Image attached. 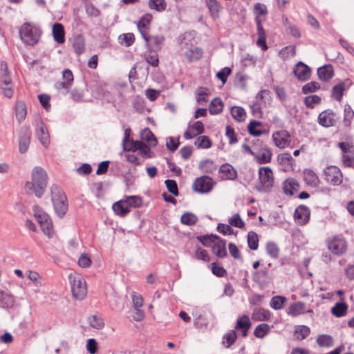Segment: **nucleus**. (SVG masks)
Masks as SVG:
<instances>
[{"label": "nucleus", "instance_id": "16", "mask_svg": "<svg viewBox=\"0 0 354 354\" xmlns=\"http://www.w3.org/2000/svg\"><path fill=\"white\" fill-rule=\"evenodd\" d=\"M252 323L248 315H243L238 317L235 325V329L241 331V336L245 337L251 328Z\"/></svg>", "mask_w": 354, "mask_h": 354}, {"label": "nucleus", "instance_id": "36", "mask_svg": "<svg viewBox=\"0 0 354 354\" xmlns=\"http://www.w3.org/2000/svg\"><path fill=\"white\" fill-rule=\"evenodd\" d=\"M198 167L202 172L207 174L212 173L217 168L215 162L210 159H205L201 161Z\"/></svg>", "mask_w": 354, "mask_h": 354}, {"label": "nucleus", "instance_id": "38", "mask_svg": "<svg viewBox=\"0 0 354 354\" xmlns=\"http://www.w3.org/2000/svg\"><path fill=\"white\" fill-rule=\"evenodd\" d=\"M287 301V298L283 296H274L270 301V306L274 310L282 309Z\"/></svg>", "mask_w": 354, "mask_h": 354}, {"label": "nucleus", "instance_id": "46", "mask_svg": "<svg viewBox=\"0 0 354 354\" xmlns=\"http://www.w3.org/2000/svg\"><path fill=\"white\" fill-rule=\"evenodd\" d=\"M237 337L236 333L234 330H231L227 333L223 338V344L225 348H229L234 344Z\"/></svg>", "mask_w": 354, "mask_h": 354}, {"label": "nucleus", "instance_id": "48", "mask_svg": "<svg viewBox=\"0 0 354 354\" xmlns=\"http://www.w3.org/2000/svg\"><path fill=\"white\" fill-rule=\"evenodd\" d=\"M277 160L279 164L288 167H291L294 162V159L290 153H283L278 156Z\"/></svg>", "mask_w": 354, "mask_h": 354}, {"label": "nucleus", "instance_id": "47", "mask_svg": "<svg viewBox=\"0 0 354 354\" xmlns=\"http://www.w3.org/2000/svg\"><path fill=\"white\" fill-rule=\"evenodd\" d=\"M194 145L200 149H209L212 146V142L207 136H202L196 138Z\"/></svg>", "mask_w": 354, "mask_h": 354}, {"label": "nucleus", "instance_id": "62", "mask_svg": "<svg viewBox=\"0 0 354 354\" xmlns=\"http://www.w3.org/2000/svg\"><path fill=\"white\" fill-rule=\"evenodd\" d=\"M344 122L346 123V125H349L353 118L354 111H353V109H351L350 105L346 104L344 106Z\"/></svg>", "mask_w": 354, "mask_h": 354}, {"label": "nucleus", "instance_id": "40", "mask_svg": "<svg viewBox=\"0 0 354 354\" xmlns=\"http://www.w3.org/2000/svg\"><path fill=\"white\" fill-rule=\"evenodd\" d=\"M348 310V306L343 302L337 303L331 309V313L337 317L344 316Z\"/></svg>", "mask_w": 354, "mask_h": 354}, {"label": "nucleus", "instance_id": "61", "mask_svg": "<svg viewBox=\"0 0 354 354\" xmlns=\"http://www.w3.org/2000/svg\"><path fill=\"white\" fill-rule=\"evenodd\" d=\"M194 257L196 259L201 260L204 262H208L209 261L208 253L206 250L201 248H198L196 250Z\"/></svg>", "mask_w": 354, "mask_h": 354}, {"label": "nucleus", "instance_id": "35", "mask_svg": "<svg viewBox=\"0 0 354 354\" xmlns=\"http://www.w3.org/2000/svg\"><path fill=\"white\" fill-rule=\"evenodd\" d=\"M224 104L221 99L216 97L213 99L209 106V111L212 115L220 113L223 109Z\"/></svg>", "mask_w": 354, "mask_h": 354}, {"label": "nucleus", "instance_id": "19", "mask_svg": "<svg viewBox=\"0 0 354 354\" xmlns=\"http://www.w3.org/2000/svg\"><path fill=\"white\" fill-rule=\"evenodd\" d=\"M151 19L152 15L151 14H145L140 18L137 24L138 29L145 41H149L147 30Z\"/></svg>", "mask_w": 354, "mask_h": 354}, {"label": "nucleus", "instance_id": "29", "mask_svg": "<svg viewBox=\"0 0 354 354\" xmlns=\"http://www.w3.org/2000/svg\"><path fill=\"white\" fill-rule=\"evenodd\" d=\"M207 7L214 19L219 17V13L222 10V7L217 0H205Z\"/></svg>", "mask_w": 354, "mask_h": 354}, {"label": "nucleus", "instance_id": "13", "mask_svg": "<svg viewBox=\"0 0 354 354\" xmlns=\"http://www.w3.org/2000/svg\"><path fill=\"white\" fill-rule=\"evenodd\" d=\"M293 73L299 81H306L311 76V69L302 62H299L293 68Z\"/></svg>", "mask_w": 354, "mask_h": 354}, {"label": "nucleus", "instance_id": "53", "mask_svg": "<svg viewBox=\"0 0 354 354\" xmlns=\"http://www.w3.org/2000/svg\"><path fill=\"white\" fill-rule=\"evenodd\" d=\"M148 5L151 9H154L158 12L165 10L167 7V3L165 0H149Z\"/></svg>", "mask_w": 354, "mask_h": 354}, {"label": "nucleus", "instance_id": "8", "mask_svg": "<svg viewBox=\"0 0 354 354\" xmlns=\"http://www.w3.org/2000/svg\"><path fill=\"white\" fill-rule=\"evenodd\" d=\"M215 182L212 178L207 176H203L197 178L192 185V189L195 192L200 194H207L212 189Z\"/></svg>", "mask_w": 354, "mask_h": 354}, {"label": "nucleus", "instance_id": "12", "mask_svg": "<svg viewBox=\"0 0 354 354\" xmlns=\"http://www.w3.org/2000/svg\"><path fill=\"white\" fill-rule=\"evenodd\" d=\"M328 250L336 255L346 252L347 244L345 239L341 236H334L328 242Z\"/></svg>", "mask_w": 354, "mask_h": 354}, {"label": "nucleus", "instance_id": "34", "mask_svg": "<svg viewBox=\"0 0 354 354\" xmlns=\"http://www.w3.org/2000/svg\"><path fill=\"white\" fill-rule=\"evenodd\" d=\"M30 142V133L26 131L21 133L19 139V151L21 153H25L28 151Z\"/></svg>", "mask_w": 354, "mask_h": 354}, {"label": "nucleus", "instance_id": "58", "mask_svg": "<svg viewBox=\"0 0 354 354\" xmlns=\"http://www.w3.org/2000/svg\"><path fill=\"white\" fill-rule=\"evenodd\" d=\"M41 228L43 231V232L48 236V237L50 238L53 236L54 234V230L53 227V224L51 219L48 220V221L45 223H42L40 224Z\"/></svg>", "mask_w": 354, "mask_h": 354}, {"label": "nucleus", "instance_id": "17", "mask_svg": "<svg viewBox=\"0 0 354 354\" xmlns=\"http://www.w3.org/2000/svg\"><path fill=\"white\" fill-rule=\"evenodd\" d=\"M310 214V210L307 207L300 205L295 211V220L299 225H305L309 221Z\"/></svg>", "mask_w": 354, "mask_h": 354}, {"label": "nucleus", "instance_id": "11", "mask_svg": "<svg viewBox=\"0 0 354 354\" xmlns=\"http://www.w3.org/2000/svg\"><path fill=\"white\" fill-rule=\"evenodd\" d=\"M274 145L279 149L288 147L291 142V136L286 130H279L274 132L272 136Z\"/></svg>", "mask_w": 354, "mask_h": 354}, {"label": "nucleus", "instance_id": "22", "mask_svg": "<svg viewBox=\"0 0 354 354\" xmlns=\"http://www.w3.org/2000/svg\"><path fill=\"white\" fill-rule=\"evenodd\" d=\"M272 151L268 148H262L254 154V157L259 164L270 162L272 159Z\"/></svg>", "mask_w": 354, "mask_h": 354}, {"label": "nucleus", "instance_id": "59", "mask_svg": "<svg viewBox=\"0 0 354 354\" xmlns=\"http://www.w3.org/2000/svg\"><path fill=\"white\" fill-rule=\"evenodd\" d=\"M71 97L75 102H81L84 100V91L82 89L75 88L71 91H69Z\"/></svg>", "mask_w": 354, "mask_h": 354}, {"label": "nucleus", "instance_id": "18", "mask_svg": "<svg viewBox=\"0 0 354 354\" xmlns=\"http://www.w3.org/2000/svg\"><path fill=\"white\" fill-rule=\"evenodd\" d=\"M214 238L215 241L211 245L212 253L219 258H223L227 255L226 241L217 236Z\"/></svg>", "mask_w": 354, "mask_h": 354}, {"label": "nucleus", "instance_id": "32", "mask_svg": "<svg viewBox=\"0 0 354 354\" xmlns=\"http://www.w3.org/2000/svg\"><path fill=\"white\" fill-rule=\"evenodd\" d=\"M53 35L55 41L58 44L64 42V29L62 24L56 23L53 26Z\"/></svg>", "mask_w": 354, "mask_h": 354}, {"label": "nucleus", "instance_id": "50", "mask_svg": "<svg viewBox=\"0 0 354 354\" xmlns=\"http://www.w3.org/2000/svg\"><path fill=\"white\" fill-rule=\"evenodd\" d=\"M228 223L231 226L240 229L243 228L245 227V223L238 213L234 214L232 216H230L228 218Z\"/></svg>", "mask_w": 354, "mask_h": 354}, {"label": "nucleus", "instance_id": "44", "mask_svg": "<svg viewBox=\"0 0 354 354\" xmlns=\"http://www.w3.org/2000/svg\"><path fill=\"white\" fill-rule=\"evenodd\" d=\"M266 250L268 255L272 259H277L279 255V248L274 242H268L266 245Z\"/></svg>", "mask_w": 354, "mask_h": 354}, {"label": "nucleus", "instance_id": "41", "mask_svg": "<svg viewBox=\"0 0 354 354\" xmlns=\"http://www.w3.org/2000/svg\"><path fill=\"white\" fill-rule=\"evenodd\" d=\"M32 209L34 212V216L35 217L39 225L50 219L49 216L44 211H43V209H41L39 206L35 205Z\"/></svg>", "mask_w": 354, "mask_h": 354}, {"label": "nucleus", "instance_id": "51", "mask_svg": "<svg viewBox=\"0 0 354 354\" xmlns=\"http://www.w3.org/2000/svg\"><path fill=\"white\" fill-rule=\"evenodd\" d=\"M197 220V216L191 212H185L181 216L180 218L181 223L187 225H194Z\"/></svg>", "mask_w": 354, "mask_h": 354}, {"label": "nucleus", "instance_id": "21", "mask_svg": "<svg viewBox=\"0 0 354 354\" xmlns=\"http://www.w3.org/2000/svg\"><path fill=\"white\" fill-rule=\"evenodd\" d=\"M351 84V82L349 80L340 82L338 84L333 86L332 89V97L339 102L341 101L344 91L347 89Z\"/></svg>", "mask_w": 354, "mask_h": 354}, {"label": "nucleus", "instance_id": "27", "mask_svg": "<svg viewBox=\"0 0 354 354\" xmlns=\"http://www.w3.org/2000/svg\"><path fill=\"white\" fill-rule=\"evenodd\" d=\"M304 180L308 185L312 187H317L319 183L318 176L311 169H305L304 171Z\"/></svg>", "mask_w": 354, "mask_h": 354}, {"label": "nucleus", "instance_id": "39", "mask_svg": "<svg viewBox=\"0 0 354 354\" xmlns=\"http://www.w3.org/2000/svg\"><path fill=\"white\" fill-rule=\"evenodd\" d=\"M14 299L8 293L0 291V307L8 308L13 306Z\"/></svg>", "mask_w": 354, "mask_h": 354}, {"label": "nucleus", "instance_id": "10", "mask_svg": "<svg viewBox=\"0 0 354 354\" xmlns=\"http://www.w3.org/2000/svg\"><path fill=\"white\" fill-rule=\"evenodd\" d=\"M325 180L333 185H339L342 183V174L336 166H328L324 171Z\"/></svg>", "mask_w": 354, "mask_h": 354}, {"label": "nucleus", "instance_id": "37", "mask_svg": "<svg viewBox=\"0 0 354 354\" xmlns=\"http://www.w3.org/2000/svg\"><path fill=\"white\" fill-rule=\"evenodd\" d=\"M230 113L233 118L237 122H243L246 118V112L241 106H232L231 108Z\"/></svg>", "mask_w": 354, "mask_h": 354}, {"label": "nucleus", "instance_id": "7", "mask_svg": "<svg viewBox=\"0 0 354 354\" xmlns=\"http://www.w3.org/2000/svg\"><path fill=\"white\" fill-rule=\"evenodd\" d=\"M259 178L261 187L260 190L262 192H269L273 186L274 177L272 169L268 167H261L259 169Z\"/></svg>", "mask_w": 354, "mask_h": 354}, {"label": "nucleus", "instance_id": "33", "mask_svg": "<svg viewBox=\"0 0 354 354\" xmlns=\"http://www.w3.org/2000/svg\"><path fill=\"white\" fill-rule=\"evenodd\" d=\"M27 115V108L24 102L17 101L15 104V116L19 122L24 121Z\"/></svg>", "mask_w": 354, "mask_h": 354}, {"label": "nucleus", "instance_id": "49", "mask_svg": "<svg viewBox=\"0 0 354 354\" xmlns=\"http://www.w3.org/2000/svg\"><path fill=\"white\" fill-rule=\"evenodd\" d=\"M247 238L248 247L252 250H257L259 247V238L257 234L252 231L249 232Z\"/></svg>", "mask_w": 354, "mask_h": 354}, {"label": "nucleus", "instance_id": "5", "mask_svg": "<svg viewBox=\"0 0 354 354\" xmlns=\"http://www.w3.org/2000/svg\"><path fill=\"white\" fill-rule=\"evenodd\" d=\"M35 136L40 144L47 149L50 144V138L47 127L39 117H36L33 121Z\"/></svg>", "mask_w": 354, "mask_h": 354}, {"label": "nucleus", "instance_id": "24", "mask_svg": "<svg viewBox=\"0 0 354 354\" xmlns=\"http://www.w3.org/2000/svg\"><path fill=\"white\" fill-rule=\"evenodd\" d=\"M299 188V183L295 178H288L283 183V192L287 195H293Z\"/></svg>", "mask_w": 354, "mask_h": 354}, {"label": "nucleus", "instance_id": "43", "mask_svg": "<svg viewBox=\"0 0 354 354\" xmlns=\"http://www.w3.org/2000/svg\"><path fill=\"white\" fill-rule=\"evenodd\" d=\"M310 334V328L304 325L297 326L295 330V338L298 340H302L306 338Z\"/></svg>", "mask_w": 354, "mask_h": 354}, {"label": "nucleus", "instance_id": "1", "mask_svg": "<svg viewBox=\"0 0 354 354\" xmlns=\"http://www.w3.org/2000/svg\"><path fill=\"white\" fill-rule=\"evenodd\" d=\"M48 175L44 168L35 167L31 171V180L26 183L25 188L40 198L47 187Z\"/></svg>", "mask_w": 354, "mask_h": 354}, {"label": "nucleus", "instance_id": "26", "mask_svg": "<svg viewBox=\"0 0 354 354\" xmlns=\"http://www.w3.org/2000/svg\"><path fill=\"white\" fill-rule=\"evenodd\" d=\"M334 75L333 69L330 65H325L317 68V75L322 81H329Z\"/></svg>", "mask_w": 354, "mask_h": 354}, {"label": "nucleus", "instance_id": "14", "mask_svg": "<svg viewBox=\"0 0 354 354\" xmlns=\"http://www.w3.org/2000/svg\"><path fill=\"white\" fill-rule=\"evenodd\" d=\"M204 126L201 121H196L192 124H189L187 130L184 133V138L190 140L204 132Z\"/></svg>", "mask_w": 354, "mask_h": 354}, {"label": "nucleus", "instance_id": "6", "mask_svg": "<svg viewBox=\"0 0 354 354\" xmlns=\"http://www.w3.org/2000/svg\"><path fill=\"white\" fill-rule=\"evenodd\" d=\"M254 12L256 14V22L258 30V39L257 44H266V32L261 25L260 17L267 14V8L263 4L257 3L254 5Z\"/></svg>", "mask_w": 354, "mask_h": 354}, {"label": "nucleus", "instance_id": "60", "mask_svg": "<svg viewBox=\"0 0 354 354\" xmlns=\"http://www.w3.org/2000/svg\"><path fill=\"white\" fill-rule=\"evenodd\" d=\"M217 231L225 236L232 235L234 234V230L230 224H218Z\"/></svg>", "mask_w": 354, "mask_h": 354}, {"label": "nucleus", "instance_id": "28", "mask_svg": "<svg viewBox=\"0 0 354 354\" xmlns=\"http://www.w3.org/2000/svg\"><path fill=\"white\" fill-rule=\"evenodd\" d=\"M306 313V306L304 303L298 301L291 304L288 308L287 313L292 317H297Z\"/></svg>", "mask_w": 354, "mask_h": 354}, {"label": "nucleus", "instance_id": "20", "mask_svg": "<svg viewBox=\"0 0 354 354\" xmlns=\"http://www.w3.org/2000/svg\"><path fill=\"white\" fill-rule=\"evenodd\" d=\"M335 122V114L330 110H325L322 111L318 116L319 124L324 127L333 126Z\"/></svg>", "mask_w": 354, "mask_h": 354}, {"label": "nucleus", "instance_id": "25", "mask_svg": "<svg viewBox=\"0 0 354 354\" xmlns=\"http://www.w3.org/2000/svg\"><path fill=\"white\" fill-rule=\"evenodd\" d=\"M270 317L271 313L263 308H254L252 314V319L255 322L268 321Z\"/></svg>", "mask_w": 354, "mask_h": 354}, {"label": "nucleus", "instance_id": "2", "mask_svg": "<svg viewBox=\"0 0 354 354\" xmlns=\"http://www.w3.org/2000/svg\"><path fill=\"white\" fill-rule=\"evenodd\" d=\"M19 33L25 44H37L40 41L42 31L38 25L26 22L20 27Z\"/></svg>", "mask_w": 354, "mask_h": 354}, {"label": "nucleus", "instance_id": "30", "mask_svg": "<svg viewBox=\"0 0 354 354\" xmlns=\"http://www.w3.org/2000/svg\"><path fill=\"white\" fill-rule=\"evenodd\" d=\"M203 55V50L197 46H190L185 51V57L189 62L199 59Z\"/></svg>", "mask_w": 354, "mask_h": 354}, {"label": "nucleus", "instance_id": "64", "mask_svg": "<svg viewBox=\"0 0 354 354\" xmlns=\"http://www.w3.org/2000/svg\"><path fill=\"white\" fill-rule=\"evenodd\" d=\"M208 90L205 88H199L197 91L196 100L198 103L207 101Z\"/></svg>", "mask_w": 354, "mask_h": 354}, {"label": "nucleus", "instance_id": "42", "mask_svg": "<svg viewBox=\"0 0 354 354\" xmlns=\"http://www.w3.org/2000/svg\"><path fill=\"white\" fill-rule=\"evenodd\" d=\"M129 209L131 208H138L140 207L142 205V199L141 197L138 196H126L124 198Z\"/></svg>", "mask_w": 354, "mask_h": 354}, {"label": "nucleus", "instance_id": "23", "mask_svg": "<svg viewBox=\"0 0 354 354\" xmlns=\"http://www.w3.org/2000/svg\"><path fill=\"white\" fill-rule=\"evenodd\" d=\"M112 209L114 213L120 217L126 216L131 211L124 199L114 203Z\"/></svg>", "mask_w": 354, "mask_h": 354}, {"label": "nucleus", "instance_id": "9", "mask_svg": "<svg viewBox=\"0 0 354 354\" xmlns=\"http://www.w3.org/2000/svg\"><path fill=\"white\" fill-rule=\"evenodd\" d=\"M74 77L72 71L64 69L62 71V81L57 82L55 84V88L62 93H68L73 84Z\"/></svg>", "mask_w": 354, "mask_h": 354}, {"label": "nucleus", "instance_id": "3", "mask_svg": "<svg viewBox=\"0 0 354 354\" xmlns=\"http://www.w3.org/2000/svg\"><path fill=\"white\" fill-rule=\"evenodd\" d=\"M71 292L74 298L82 300L87 294V286L84 277L78 273L71 272L68 274Z\"/></svg>", "mask_w": 354, "mask_h": 354}, {"label": "nucleus", "instance_id": "15", "mask_svg": "<svg viewBox=\"0 0 354 354\" xmlns=\"http://www.w3.org/2000/svg\"><path fill=\"white\" fill-rule=\"evenodd\" d=\"M220 178L225 180H234L237 177V171L228 163L223 164L219 168Z\"/></svg>", "mask_w": 354, "mask_h": 354}, {"label": "nucleus", "instance_id": "63", "mask_svg": "<svg viewBox=\"0 0 354 354\" xmlns=\"http://www.w3.org/2000/svg\"><path fill=\"white\" fill-rule=\"evenodd\" d=\"M167 190L174 196L178 195L177 183L174 180H166L165 181Z\"/></svg>", "mask_w": 354, "mask_h": 354}, {"label": "nucleus", "instance_id": "52", "mask_svg": "<svg viewBox=\"0 0 354 354\" xmlns=\"http://www.w3.org/2000/svg\"><path fill=\"white\" fill-rule=\"evenodd\" d=\"M26 274L27 277L32 282L34 286L37 287L42 286V279L38 272L33 270H28Z\"/></svg>", "mask_w": 354, "mask_h": 354}, {"label": "nucleus", "instance_id": "45", "mask_svg": "<svg viewBox=\"0 0 354 354\" xmlns=\"http://www.w3.org/2000/svg\"><path fill=\"white\" fill-rule=\"evenodd\" d=\"M270 329V326L267 324H259L254 329V335L258 338H263L269 333Z\"/></svg>", "mask_w": 354, "mask_h": 354}, {"label": "nucleus", "instance_id": "57", "mask_svg": "<svg viewBox=\"0 0 354 354\" xmlns=\"http://www.w3.org/2000/svg\"><path fill=\"white\" fill-rule=\"evenodd\" d=\"M261 125V122L259 121H251L248 125V129L249 133L254 136H259L263 134V131L261 130H257L256 128Z\"/></svg>", "mask_w": 354, "mask_h": 354}, {"label": "nucleus", "instance_id": "31", "mask_svg": "<svg viewBox=\"0 0 354 354\" xmlns=\"http://www.w3.org/2000/svg\"><path fill=\"white\" fill-rule=\"evenodd\" d=\"M140 138L142 142L144 143L145 142L149 147H155L157 144V140L154 135L148 128H146L141 131Z\"/></svg>", "mask_w": 354, "mask_h": 354}, {"label": "nucleus", "instance_id": "4", "mask_svg": "<svg viewBox=\"0 0 354 354\" xmlns=\"http://www.w3.org/2000/svg\"><path fill=\"white\" fill-rule=\"evenodd\" d=\"M51 195L55 212L59 217H62L68 210L66 196L56 187L51 188Z\"/></svg>", "mask_w": 354, "mask_h": 354}, {"label": "nucleus", "instance_id": "55", "mask_svg": "<svg viewBox=\"0 0 354 354\" xmlns=\"http://www.w3.org/2000/svg\"><path fill=\"white\" fill-rule=\"evenodd\" d=\"M321 102V98L317 95H311L306 97L304 103L308 108H314Z\"/></svg>", "mask_w": 354, "mask_h": 354}, {"label": "nucleus", "instance_id": "54", "mask_svg": "<svg viewBox=\"0 0 354 354\" xmlns=\"http://www.w3.org/2000/svg\"><path fill=\"white\" fill-rule=\"evenodd\" d=\"M88 323L92 328L95 329H101L104 326L103 319L97 315H92L88 317Z\"/></svg>", "mask_w": 354, "mask_h": 354}, {"label": "nucleus", "instance_id": "56", "mask_svg": "<svg viewBox=\"0 0 354 354\" xmlns=\"http://www.w3.org/2000/svg\"><path fill=\"white\" fill-rule=\"evenodd\" d=\"M317 344L322 347H330L333 344L331 336L327 335H319L317 339Z\"/></svg>", "mask_w": 354, "mask_h": 354}]
</instances>
